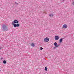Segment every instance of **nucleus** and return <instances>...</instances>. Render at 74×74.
Listing matches in <instances>:
<instances>
[{"instance_id":"nucleus-5","label":"nucleus","mask_w":74,"mask_h":74,"mask_svg":"<svg viewBox=\"0 0 74 74\" xmlns=\"http://www.w3.org/2000/svg\"><path fill=\"white\" fill-rule=\"evenodd\" d=\"M54 38L56 40H58L59 39V37L58 36H56L54 37Z\"/></svg>"},{"instance_id":"nucleus-4","label":"nucleus","mask_w":74,"mask_h":74,"mask_svg":"<svg viewBox=\"0 0 74 74\" xmlns=\"http://www.w3.org/2000/svg\"><path fill=\"white\" fill-rule=\"evenodd\" d=\"M54 46H56V47H58L60 45H57V43L55 42L54 44Z\"/></svg>"},{"instance_id":"nucleus-6","label":"nucleus","mask_w":74,"mask_h":74,"mask_svg":"<svg viewBox=\"0 0 74 74\" xmlns=\"http://www.w3.org/2000/svg\"><path fill=\"white\" fill-rule=\"evenodd\" d=\"M63 27L64 29H66L67 27V24H64L63 25Z\"/></svg>"},{"instance_id":"nucleus-17","label":"nucleus","mask_w":74,"mask_h":74,"mask_svg":"<svg viewBox=\"0 0 74 74\" xmlns=\"http://www.w3.org/2000/svg\"><path fill=\"white\" fill-rule=\"evenodd\" d=\"M2 48H1V47H0V49H1Z\"/></svg>"},{"instance_id":"nucleus-7","label":"nucleus","mask_w":74,"mask_h":74,"mask_svg":"<svg viewBox=\"0 0 74 74\" xmlns=\"http://www.w3.org/2000/svg\"><path fill=\"white\" fill-rule=\"evenodd\" d=\"M14 22L15 23H19V21L17 20H14Z\"/></svg>"},{"instance_id":"nucleus-10","label":"nucleus","mask_w":74,"mask_h":74,"mask_svg":"<svg viewBox=\"0 0 74 74\" xmlns=\"http://www.w3.org/2000/svg\"><path fill=\"white\" fill-rule=\"evenodd\" d=\"M31 45L32 47H34V46H35L34 44L33 43L31 44Z\"/></svg>"},{"instance_id":"nucleus-2","label":"nucleus","mask_w":74,"mask_h":74,"mask_svg":"<svg viewBox=\"0 0 74 74\" xmlns=\"http://www.w3.org/2000/svg\"><path fill=\"white\" fill-rule=\"evenodd\" d=\"M49 38H48V37L45 38L44 39V40L46 42H48V41H49Z\"/></svg>"},{"instance_id":"nucleus-15","label":"nucleus","mask_w":74,"mask_h":74,"mask_svg":"<svg viewBox=\"0 0 74 74\" xmlns=\"http://www.w3.org/2000/svg\"><path fill=\"white\" fill-rule=\"evenodd\" d=\"M43 49H44L43 48H42V47H41V48H40V50H42Z\"/></svg>"},{"instance_id":"nucleus-12","label":"nucleus","mask_w":74,"mask_h":74,"mask_svg":"<svg viewBox=\"0 0 74 74\" xmlns=\"http://www.w3.org/2000/svg\"><path fill=\"white\" fill-rule=\"evenodd\" d=\"M6 61L5 60H4L3 61V63H4V64H5V63H6Z\"/></svg>"},{"instance_id":"nucleus-18","label":"nucleus","mask_w":74,"mask_h":74,"mask_svg":"<svg viewBox=\"0 0 74 74\" xmlns=\"http://www.w3.org/2000/svg\"><path fill=\"white\" fill-rule=\"evenodd\" d=\"M1 59H2V58H1Z\"/></svg>"},{"instance_id":"nucleus-16","label":"nucleus","mask_w":74,"mask_h":74,"mask_svg":"<svg viewBox=\"0 0 74 74\" xmlns=\"http://www.w3.org/2000/svg\"><path fill=\"white\" fill-rule=\"evenodd\" d=\"M72 4L73 5H74V2H73V3H72Z\"/></svg>"},{"instance_id":"nucleus-8","label":"nucleus","mask_w":74,"mask_h":74,"mask_svg":"<svg viewBox=\"0 0 74 74\" xmlns=\"http://www.w3.org/2000/svg\"><path fill=\"white\" fill-rule=\"evenodd\" d=\"M63 41V38H61L59 40V42L60 43H62V41Z\"/></svg>"},{"instance_id":"nucleus-14","label":"nucleus","mask_w":74,"mask_h":74,"mask_svg":"<svg viewBox=\"0 0 74 74\" xmlns=\"http://www.w3.org/2000/svg\"><path fill=\"white\" fill-rule=\"evenodd\" d=\"M15 3L16 4V5H18V3H17L16 2H15Z\"/></svg>"},{"instance_id":"nucleus-13","label":"nucleus","mask_w":74,"mask_h":74,"mask_svg":"<svg viewBox=\"0 0 74 74\" xmlns=\"http://www.w3.org/2000/svg\"><path fill=\"white\" fill-rule=\"evenodd\" d=\"M48 69V68H47V67H46L45 68V70L46 71H47V69Z\"/></svg>"},{"instance_id":"nucleus-19","label":"nucleus","mask_w":74,"mask_h":74,"mask_svg":"<svg viewBox=\"0 0 74 74\" xmlns=\"http://www.w3.org/2000/svg\"><path fill=\"white\" fill-rule=\"evenodd\" d=\"M0 71H1L0 70Z\"/></svg>"},{"instance_id":"nucleus-3","label":"nucleus","mask_w":74,"mask_h":74,"mask_svg":"<svg viewBox=\"0 0 74 74\" xmlns=\"http://www.w3.org/2000/svg\"><path fill=\"white\" fill-rule=\"evenodd\" d=\"M14 27H19V24H14L13 25Z\"/></svg>"},{"instance_id":"nucleus-11","label":"nucleus","mask_w":74,"mask_h":74,"mask_svg":"<svg viewBox=\"0 0 74 74\" xmlns=\"http://www.w3.org/2000/svg\"><path fill=\"white\" fill-rule=\"evenodd\" d=\"M15 22H14V21H13V22H12V25H15Z\"/></svg>"},{"instance_id":"nucleus-9","label":"nucleus","mask_w":74,"mask_h":74,"mask_svg":"<svg viewBox=\"0 0 74 74\" xmlns=\"http://www.w3.org/2000/svg\"><path fill=\"white\" fill-rule=\"evenodd\" d=\"M53 14H50L49 15V16L50 17H53Z\"/></svg>"},{"instance_id":"nucleus-1","label":"nucleus","mask_w":74,"mask_h":74,"mask_svg":"<svg viewBox=\"0 0 74 74\" xmlns=\"http://www.w3.org/2000/svg\"><path fill=\"white\" fill-rule=\"evenodd\" d=\"M2 29L3 32H4V31H7L8 30L7 26L5 25H2Z\"/></svg>"}]
</instances>
